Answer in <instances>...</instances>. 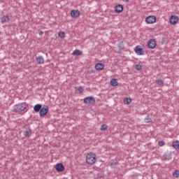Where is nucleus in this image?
<instances>
[{"label": "nucleus", "instance_id": "nucleus-1", "mask_svg": "<svg viewBox=\"0 0 179 179\" xmlns=\"http://www.w3.org/2000/svg\"><path fill=\"white\" fill-rule=\"evenodd\" d=\"M27 111V105L26 103H19L14 106L13 113H18V114H24Z\"/></svg>", "mask_w": 179, "mask_h": 179}, {"label": "nucleus", "instance_id": "nucleus-2", "mask_svg": "<svg viewBox=\"0 0 179 179\" xmlns=\"http://www.w3.org/2000/svg\"><path fill=\"white\" fill-rule=\"evenodd\" d=\"M156 20H157L156 16L149 15L145 18V23L147 24H153V23H156Z\"/></svg>", "mask_w": 179, "mask_h": 179}, {"label": "nucleus", "instance_id": "nucleus-3", "mask_svg": "<svg viewBox=\"0 0 179 179\" xmlns=\"http://www.w3.org/2000/svg\"><path fill=\"white\" fill-rule=\"evenodd\" d=\"M134 52L137 55H143L145 54V50L141 45H137L134 48Z\"/></svg>", "mask_w": 179, "mask_h": 179}, {"label": "nucleus", "instance_id": "nucleus-4", "mask_svg": "<svg viewBox=\"0 0 179 179\" xmlns=\"http://www.w3.org/2000/svg\"><path fill=\"white\" fill-rule=\"evenodd\" d=\"M179 17L177 15H171L169 18V23L176 25L178 23Z\"/></svg>", "mask_w": 179, "mask_h": 179}, {"label": "nucleus", "instance_id": "nucleus-5", "mask_svg": "<svg viewBox=\"0 0 179 179\" xmlns=\"http://www.w3.org/2000/svg\"><path fill=\"white\" fill-rule=\"evenodd\" d=\"M157 43L156 40L155 39H150L148 42V47L150 48L151 50H154V48H156Z\"/></svg>", "mask_w": 179, "mask_h": 179}, {"label": "nucleus", "instance_id": "nucleus-6", "mask_svg": "<svg viewBox=\"0 0 179 179\" xmlns=\"http://www.w3.org/2000/svg\"><path fill=\"white\" fill-rule=\"evenodd\" d=\"M55 169L59 173H62L65 170V166L62 163L56 164Z\"/></svg>", "mask_w": 179, "mask_h": 179}, {"label": "nucleus", "instance_id": "nucleus-7", "mask_svg": "<svg viewBox=\"0 0 179 179\" xmlns=\"http://www.w3.org/2000/svg\"><path fill=\"white\" fill-rule=\"evenodd\" d=\"M48 113V107H43L39 111L40 117H44Z\"/></svg>", "mask_w": 179, "mask_h": 179}, {"label": "nucleus", "instance_id": "nucleus-8", "mask_svg": "<svg viewBox=\"0 0 179 179\" xmlns=\"http://www.w3.org/2000/svg\"><path fill=\"white\" fill-rule=\"evenodd\" d=\"M71 17H79L80 16V12L78 10H72L71 11Z\"/></svg>", "mask_w": 179, "mask_h": 179}, {"label": "nucleus", "instance_id": "nucleus-9", "mask_svg": "<svg viewBox=\"0 0 179 179\" xmlns=\"http://www.w3.org/2000/svg\"><path fill=\"white\" fill-rule=\"evenodd\" d=\"M122 10H124L123 5L118 4L117 6H116L115 7V12H116V13H121V12H122Z\"/></svg>", "mask_w": 179, "mask_h": 179}, {"label": "nucleus", "instance_id": "nucleus-10", "mask_svg": "<svg viewBox=\"0 0 179 179\" xmlns=\"http://www.w3.org/2000/svg\"><path fill=\"white\" fill-rule=\"evenodd\" d=\"M90 164H94L97 162V156L94 153L91 152L90 154Z\"/></svg>", "mask_w": 179, "mask_h": 179}, {"label": "nucleus", "instance_id": "nucleus-11", "mask_svg": "<svg viewBox=\"0 0 179 179\" xmlns=\"http://www.w3.org/2000/svg\"><path fill=\"white\" fill-rule=\"evenodd\" d=\"M75 93L76 94H81V93H83V87L82 86L76 87Z\"/></svg>", "mask_w": 179, "mask_h": 179}, {"label": "nucleus", "instance_id": "nucleus-12", "mask_svg": "<svg viewBox=\"0 0 179 179\" xmlns=\"http://www.w3.org/2000/svg\"><path fill=\"white\" fill-rule=\"evenodd\" d=\"M95 69H96V71H103V69H104V64L97 63L95 65Z\"/></svg>", "mask_w": 179, "mask_h": 179}, {"label": "nucleus", "instance_id": "nucleus-13", "mask_svg": "<svg viewBox=\"0 0 179 179\" xmlns=\"http://www.w3.org/2000/svg\"><path fill=\"white\" fill-rule=\"evenodd\" d=\"M41 108H43V105L37 103L34 106V110L35 111V113H38V111H41Z\"/></svg>", "mask_w": 179, "mask_h": 179}, {"label": "nucleus", "instance_id": "nucleus-14", "mask_svg": "<svg viewBox=\"0 0 179 179\" xmlns=\"http://www.w3.org/2000/svg\"><path fill=\"white\" fill-rule=\"evenodd\" d=\"M1 23H8L9 22V16L8 15H3L0 17Z\"/></svg>", "mask_w": 179, "mask_h": 179}, {"label": "nucleus", "instance_id": "nucleus-15", "mask_svg": "<svg viewBox=\"0 0 179 179\" xmlns=\"http://www.w3.org/2000/svg\"><path fill=\"white\" fill-rule=\"evenodd\" d=\"M36 61L37 62V64L39 65H41L42 64H44V58L43 56H38L36 58Z\"/></svg>", "mask_w": 179, "mask_h": 179}, {"label": "nucleus", "instance_id": "nucleus-16", "mask_svg": "<svg viewBox=\"0 0 179 179\" xmlns=\"http://www.w3.org/2000/svg\"><path fill=\"white\" fill-rule=\"evenodd\" d=\"M24 136L26 138H30L31 136V129L24 131Z\"/></svg>", "mask_w": 179, "mask_h": 179}, {"label": "nucleus", "instance_id": "nucleus-17", "mask_svg": "<svg viewBox=\"0 0 179 179\" xmlns=\"http://www.w3.org/2000/svg\"><path fill=\"white\" fill-rule=\"evenodd\" d=\"M172 146L174 149H176V150H179V141H173L172 143Z\"/></svg>", "mask_w": 179, "mask_h": 179}, {"label": "nucleus", "instance_id": "nucleus-18", "mask_svg": "<svg viewBox=\"0 0 179 179\" xmlns=\"http://www.w3.org/2000/svg\"><path fill=\"white\" fill-rule=\"evenodd\" d=\"M110 85L115 87V86H118V80L115 79V78H113L110 80Z\"/></svg>", "mask_w": 179, "mask_h": 179}, {"label": "nucleus", "instance_id": "nucleus-19", "mask_svg": "<svg viewBox=\"0 0 179 179\" xmlns=\"http://www.w3.org/2000/svg\"><path fill=\"white\" fill-rule=\"evenodd\" d=\"M123 101H124V104L129 106V104H131V103H132V99L131 98L126 97V98H124Z\"/></svg>", "mask_w": 179, "mask_h": 179}, {"label": "nucleus", "instance_id": "nucleus-20", "mask_svg": "<svg viewBox=\"0 0 179 179\" xmlns=\"http://www.w3.org/2000/svg\"><path fill=\"white\" fill-rule=\"evenodd\" d=\"M72 55H76V57H79V55H82V51L76 49L73 52Z\"/></svg>", "mask_w": 179, "mask_h": 179}, {"label": "nucleus", "instance_id": "nucleus-21", "mask_svg": "<svg viewBox=\"0 0 179 179\" xmlns=\"http://www.w3.org/2000/svg\"><path fill=\"white\" fill-rule=\"evenodd\" d=\"M156 83L157 85H158L159 86H163V85H164V82L163 81V80L162 79H158L156 80Z\"/></svg>", "mask_w": 179, "mask_h": 179}, {"label": "nucleus", "instance_id": "nucleus-22", "mask_svg": "<svg viewBox=\"0 0 179 179\" xmlns=\"http://www.w3.org/2000/svg\"><path fill=\"white\" fill-rule=\"evenodd\" d=\"M173 176L175 178H178V177H179V171L176 170V171H174V173H173Z\"/></svg>", "mask_w": 179, "mask_h": 179}, {"label": "nucleus", "instance_id": "nucleus-23", "mask_svg": "<svg viewBox=\"0 0 179 179\" xmlns=\"http://www.w3.org/2000/svg\"><path fill=\"white\" fill-rule=\"evenodd\" d=\"M59 37H61V38H65V32L64 31H59L58 33Z\"/></svg>", "mask_w": 179, "mask_h": 179}, {"label": "nucleus", "instance_id": "nucleus-24", "mask_svg": "<svg viewBox=\"0 0 179 179\" xmlns=\"http://www.w3.org/2000/svg\"><path fill=\"white\" fill-rule=\"evenodd\" d=\"M86 162L87 164H90V153H88L86 156Z\"/></svg>", "mask_w": 179, "mask_h": 179}, {"label": "nucleus", "instance_id": "nucleus-25", "mask_svg": "<svg viewBox=\"0 0 179 179\" xmlns=\"http://www.w3.org/2000/svg\"><path fill=\"white\" fill-rule=\"evenodd\" d=\"M107 128H108L107 124L101 125V131H106Z\"/></svg>", "mask_w": 179, "mask_h": 179}, {"label": "nucleus", "instance_id": "nucleus-26", "mask_svg": "<svg viewBox=\"0 0 179 179\" xmlns=\"http://www.w3.org/2000/svg\"><path fill=\"white\" fill-rule=\"evenodd\" d=\"M85 104H87V103H90V96H87L84 99Z\"/></svg>", "mask_w": 179, "mask_h": 179}, {"label": "nucleus", "instance_id": "nucleus-27", "mask_svg": "<svg viewBox=\"0 0 179 179\" xmlns=\"http://www.w3.org/2000/svg\"><path fill=\"white\" fill-rule=\"evenodd\" d=\"M135 69H136V71H141V69H142V65L141 64H136L135 66Z\"/></svg>", "mask_w": 179, "mask_h": 179}, {"label": "nucleus", "instance_id": "nucleus-28", "mask_svg": "<svg viewBox=\"0 0 179 179\" xmlns=\"http://www.w3.org/2000/svg\"><path fill=\"white\" fill-rule=\"evenodd\" d=\"M96 103V100L93 97H90V104H94Z\"/></svg>", "mask_w": 179, "mask_h": 179}, {"label": "nucleus", "instance_id": "nucleus-29", "mask_svg": "<svg viewBox=\"0 0 179 179\" xmlns=\"http://www.w3.org/2000/svg\"><path fill=\"white\" fill-rule=\"evenodd\" d=\"M158 145L159 146H164V141H159Z\"/></svg>", "mask_w": 179, "mask_h": 179}, {"label": "nucleus", "instance_id": "nucleus-30", "mask_svg": "<svg viewBox=\"0 0 179 179\" xmlns=\"http://www.w3.org/2000/svg\"><path fill=\"white\" fill-rule=\"evenodd\" d=\"M145 122H146V124H148V122H150V120L149 119V117H145Z\"/></svg>", "mask_w": 179, "mask_h": 179}, {"label": "nucleus", "instance_id": "nucleus-31", "mask_svg": "<svg viewBox=\"0 0 179 179\" xmlns=\"http://www.w3.org/2000/svg\"><path fill=\"white\" fill-rule=\"evenodd\" d=\"M43 34H44V32H43V31H40L39 36H43Z\"/></svg>", "mask_w": 179, "mask_h": 179}, {"label": "nucleus", "instance_id": "nucleus-32", "mask_svg": "<svg viewBox=\"0 0 179 179\" xmlns=\"http://www.w3.org/2000/svg\"><path fill=\"white\" fill-rule=\"evenodd\" d=\"M114 164L116 165V164H117V162L111 163V164H110V166L113 167V166H114Z\"/></svg>", "mask_w": 179, "mask_h": 179}, {"label": "nucleus", "instance_id": "nucleus-33", "mask_svg": "<svg viewBox=\"0 0 179 179\" xmlns=\"http://www.w3.org/2000/svg\"><path fill=\"white\" fill-rule=\"evenodd\" d=\"M123 2H129V0H122Z\"/></svg>", "mask_w": 179, "mask_h": 179}, {"label": "nucleus", "instance_id": "nucleus-34", "mask_svg": "<svg viewBox=\"0 0 179 179\" xmlns=\"http://www.w3.org/2000/svg\"><path fill=\"white\" fill-rule=\"evenodd\" d=\"M0 121H1V117H0Z\"/></svg>", "mask_w": 179, "mask_h": 179}]
</instances>
